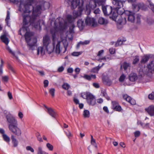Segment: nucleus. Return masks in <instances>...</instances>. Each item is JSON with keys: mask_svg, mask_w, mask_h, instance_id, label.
<instances>
[{"mask_svg": "<svg viewBox=\"0 0 154 154\" xmlns=\"http://www.w3.org/2000/svg\"><path fill=\"white\" fill-rule=\"evenodd\" d=\"M34 0H28L24 3H21L19 8V10L23 12L22 14L23 17V23L26 25L28 23H32L36 17L40 14L41 7L38 5L33 8L32 15L31 17L29 16L28 14L30 12V9L32 8V5L33 3Z\"/></svg>", "mask_w": 154, "mask_h": 154, "instance_id": "1", "label": "nucleus"}, {"mask_svg": "<svg viewBox=\"0 0 154 154\" xmlns=\"http://www.w3.org/2000/svg\"><path fill=\"white\" fill-rule=\"evenodd\" d=\"M53 45L55 49V52L57 54L64 53L66 51L68 43L66 39L62 40L63 47L61 46V42L58 41L55 35L53 36Z\"/></svg>", "mask_w": 154, "mask_h": 154, "instance_id": "2", "label": "nucleus"}, {"mask_svg": "<svg viewBox=\"0 0 154 154\" xmlns=\"http://www.w3.org/2000/svg\"><path fill=\"white\" fill-rule=\"evenodd\" d=\"M8 122L9 123L8 128L14 134L20 136L21 134L20 129L17 127V121L15 118L11 115H8L6 116Z\"/></svg>", "mask_w": 154, "mask_h": 154, "instance_id": "3", "label": "nucleus"}, {"mask_svg": "<svg viewBox=\"0 0 154 154\" xmlns=\"http://www.w3.org/2000/svg\"><path fill=\"white\" fill-rule=\"evenodd\" d=\"M24 37L29 50H33L35 48H37L35 46V44L37 42V39L32 32H26L24 35Z\"/></svg>", "mask_w": 154, "mask_h": 154, "instance_id": "4", "label": "nucleus"}, {"mask_svg": "<svg viewBox=\"0 0 154 154\" xmlns=\"http://www.w3.org/2000/svg\"><path fill=\"white\" fill-rule=\"evenodd\" d=\"M81 96L83 98L86 99L88 103L92 106L96 104V99L95 97L90 93L86 92L82 93Z\"/></svg>", "mask_w": 154, "mask_h": 154, "instance_id": "5", "label": "nucleus"}, {"mask_svg": "<svg viewBox=\"0 0 154 154\" xmlns=\"http://www.w3.org/2000/svg\"><path fill=\"white\" fill-rule=\"evenodd\" d=\"M46 50L48 54H50L54 50L55 52V49L54 48L48 46L47 47H39L38 48L37 50V54L38 55L40 54L41 55H44L45 53V50Z\"/></svg>", "mask_w": 154, "mask_h": 154, "instance_id": "6", "label": "nucleus"}, {"mask_svg": "<svg viewBox=\"0 0 154 154\" xmlns=\"http://www.w3.org/2000/svg\"><path fill=\"white\" fill-rule=\"evenodd\" d=\"M68 3L70 4L71 8L74 9L77 7L81 8L83 6V0H68Z\"/></svg>", "mask_w": 154, "mask_h": 154, "instance_id": "7", "label": "nucleus"}, {"mask_svg": "<svg viewBox=\"0 0 154 154\" xmlns=\"http://www.w3.org/2000/svg\"><path fill=\"white\" fill-rule=\"evenodd\" d=\"M140 71L146 74L154 72V60L152 61L147 65V67H144V69Z\"/></svg>", "mask_w": 154, "mask_h": 154, "instance_id": "8", "label": "nucleus"}, {"mask_svg": "<svg viewBox=\"0 0 154 154\" xmlns=\"http://www.w3.org/2000/svg\"><path fill=\"white\" fill-rule=\"evenodd\" d=\"M125 0H113L112 2L115 7L114 8L116 10L121 8L123 6V3L125 2Z\"/></svg>", "mask_w": 154, "mask_h": 154, "instance_id": "9", "label": "nucleus"}, {"mask_svg": "<svg viewBox=\"0 0 154 154\" xmlns=\"http://www.w3.org/2000/svg\"><path fill=\"white\" fill-rule=\"evenodd\" d=\"M96 7V3L95 1L90 2L89 4L86 6V11L88 14H89L91 10H93Z\"/></svg>", "mask_w": 154, "mask_h": 154, "instance_id": "10", "label": "nucleus"}, {"mask_svg": "<svg viewBox=\"0 0 154 154\" xmlns=\"http://www.w3.org/2000/svg\"><path fill=\"white\" fill-rule=\"evenodd\" d=\"M85 22L87 25L94 27L96 26L97 24L95 19L93 18L87 17Z\"/></svg>", "mask_w": 154, "mask_h": 154, "instance_id": "11", "label": "nucleus"}, {"mask_svg": "<svg viewBox=\"0 0 154 154\" xmlns=\"http://www.w3.org/2000/svg\"><path fill=\"white\" fill-rule=\"evenodd\" d=\"M102 8L105 15H109L112 14V10L111 7L109 6H102Z\"/></svg>", "mask_w": 154, "mask_h": 154, "instance_id": "12", "label": "nucleus"}, {"mask_svg": "<svg viewBox=\"0 0 154 154\" xmlns=\"http://www.w3.org/2000/svg\"><path fill=\"white\" fill-rule=\"evenodd\" d=\"M8 36V34L7 32L6 31H4L3 35H2L0 37L2 41L7 45L9 42L8 39L7 37Z\"/></svg>", "mask_w": 154, "mask_h": 154, "instance_id": "13", "label": "nucleus"}, {"mask_svg": "<svg viewBox=\"0 0 154 154\" xmlns=\"http://www.w3.org/2000/svg\"><path fill=\"white\" fill-rule=\"evenodd\" d=\"M128 13L127 14L128 20L131 23H133L135 20V14L129 11H128Z\"/></svg>", "mask_w": 154, "mask_h": 154, "instance_id": "14", "label": "nucleus"}, {"mask_svg": "<svg viewBox=\"0 0 154 154\" xmlns=\"http://www.w3.org/2000/svg\"><path fill=\"white\" fill-rule=\"evenodd\" d=\"M49 37L48 36H45L43 38V46L42 47H47L51 43Z\"/></svg>", "mask_w": 154, "mask_h": 154, "instance_id": "15", "label": "nucleus"}, {"mask_svg": "<svg viewBox=\"0 0 154 154\" xmlns=\"http://www.w3.org/2000/svg\"><path fill=\"white\" fill-rule=\"evenodd\" d=\"M113 109L116 111H121L122 110L121 107L119 105L118 103L116 101L112 102Z\"/></svg>", "mask_w": 154, "mask_h": 154, "instance_id": "16", "label": "nucleus"}, {"mask_svg": "<svg viewBox=\"0 0 154 154\" xmlns=\"http://www.w3.org/2000/svg\"><path fill=\"white\" fill-rule=\"evenodd\" d=\"M145 110L151 116H154V106L151 105L147 108L145 109Z\"/></svg>", "mask_w": 154, "mask_h": 154, "instance_id": "17", "label": "nucleus"}, {"mask_svg": "<svg viewBox=\"0 0 154 154\" xmlns=\"http://www.w3.org/2000/svg\"><path fill=\"white\" fill-rule=\"evenodd\" d=\"M46 111L51 116L54 118H55L57 116L56 113L51 108H47V111Z\"/></svg>", "mask_w": 154, "mask_h": 154, "instance_id": "18", "label": "nucleus"}, {"mask_svg": "<svg viewBox=\"0 0 154 154\" xmlns=\"http://www.w3.org/2000/svg\"><path fill=\"white\" fill-rule=\"evenodd\" d=\"M129 79L130 81L134 82L137 79V74L134 73H132L130 75Z\"/></svg>", "mask_w": 154, "mask_h": 154, "instance_id": "19", "label": "nucleus"}, {"mask_svg": "<svg viewBox=\"0 0 154 154\" xmlns=\"http://www.w3.org/2000/svg\"><path fill=\"white\" fill-rule=\"evenodd\" d=\"M83 77L86 79L90 80L92 79H95L96 78V75H90L85 74Z\"/></svg>", "mask_w": 154, "mask_h": 154, "instance_id": "20", "label": "nucleus"}, {"mask_svg": "<svg viewBox=\"0 0 154 154\" xmlns=\"http://www.w3.org/2000/svg\"><path fill=\"white\" fill-rule=\"evenodd\" d=\"M108 23V21L106 19L103 17H100L98 20V23L102 25H105L107 24Z\"/></svg>", "mask_w": 154, "mask_h": 154, "instance_id": "21", "label": "nucleus"}, {"mask_svg": "<svg viewBox=\"0 0 154 154\" xmlns=\"http://www.w3.org/2000/svg\"><path fill=\"white\" fill-rule=\"evenodd\" d=\"M11 139L13 147H17L18 145V142L17 140L15 138L14 135H11Z\"/></svg>", "mask_w": 154, "mask_h": 154, "instance_id": "22", "label": "nucleus"}, {"mask_svg": "<svg viewBox=\"0 0 154 154\" xmlns=\"http://www.w3.org/2000/svg\"><path fill=\"white\" fill-rule=\"evenodd\" d=\"M130 67V64L129 63H127L126 62H124L122 64H121V69H123L125 70Z\"/></svg>", "mask_w": 154, "mask_h": 154, "instance_id": "23", "label": "nucleus"}, {"mask_svg": "<svg viewBox=\"0 0 154 154\" xmlns=\"http://www.w3.org/2000/svg\"><path fill=\"white\" fill-rule=\"evenodd\" d=\"M77 25L80 29H82L84 26L85 23L83 20H79L78 21Z\"/></svg>", "mask_w": 154, "mask_h": 154, "instance_id": "24", "label": "nucleus"}, {"mask_svg": "<svg viewBox=\"0 0 154 154\" xmlns=\"http://www.w3.org/2000/svg\"><path fill=\"white\" fill-rule=\"evenodd\" d=\"M90 42V41L88 40L85 41L84 42H80L77 45V47L78 48H79L80 45H85L88 44Z\"/></svg>", "mask_w": 154, "mask_h": 154, "instance_id": "25", "label": "nucleus"}, {"mask_svg": "<svg viewBox=\"0 0 154 154\" xmlns=\"http://www.w3.org/2000/svg\"><path fill=\"white\" fill-rule=\"evenodd\" d=\"M149 58V56L147 55L144 56L141 60V63H145L148 60Z\"/></svg>", "mask_w": 154, "mask_h": 154, "instance_id": "26", "label": "nucleus"}, {"mask_svg": "<svg viewBox=\"0 0 154 154\" xmlns=\"http://www.w3.org/2000/svg\"><path fill=\"white\" fill-rule=\"evenodd\" d=\"M83 115L85 118H88L89 117L90 114L88 110H85L84 111Z\"/></svg>", "mask_w": 154, "mask_h": 154, "instance_id": "27", "label": "nucleus"}, {"mask_svg": "<svg viewBox=\"0 0 154 154\" xmlns=\"http://www.w3.org/2000/svg\"><path fill=\"white\" fill-rule=\"evenodd\" d=\"M103 83L107 85L110 86L111 85L112 82L109 79H104L103 80Z\"/></svg>", "mask_w": 154, "mask_h": 154, "instance_id": "28", "label": "nucleus"}, {"mask_svg": "<svg viewBox=\"0 0 154 154\" xmlns=\"http://www.w3.org/2000/svg\"><path fill=\"white\" fill-rule=\"evenodd\" d=\"M125 41V40H124L123 39L118 40L115 44V46L116 47L121 45L123 44V42Z\"/></svg>", "mask_w": 154, "mask_h": 154, "instance_id": "29", "label": "nucleus"}, {"mask_svg": "<svg viewBox=\"0 0 154 154\" xmlns=\"http://www.w3.org/2000/svg\"><path fill=\"white\" fill-rule=\"evenodd\" d=\"M81 14L80 11H74L73 13V15L74 16L73 19H74L77 17L79 16Z\"/></svg>", "mask_w": 154, "mask_h": 154, "instance_id": "30", "label": "nucleus"}, {"mask_svg": "<svg viewBox=\"0 0 154 154\" xmlns=\"http://www.w3.org/2000/svg\"><path fill=\"white\" fill-rule=\"evenodd\" d=\"M123 98L126 100L128 102L130 101V100H131V97L128 96L127 94H124L123 95Z\"/></svg>", "mask_w": 154, "mask_h": 154, "instance_id": "31", "label": "nucleus"}, {"mask_svg": "<svg viewBox=\"0 0 154 154\" xmlns=\"http://www.w3.org/2000/svg\"><path fill=\"white\" fill-rule=\"evenodd\" d=\"M100 68V67L99 66H98L93 68L92 69L91 71L94 73H98V71Z\"/></svg>", "mask_w": 154, "mask_h": 154, "instance_id": "32", "label": "nucleus"}, {"mask_svg": "<svg viewBox=\"0 0 154 154\" xmlns=\"http://www.w3.org/2000/svg\"><path fill=\"white\" fill-rule=\"evenodd\" d=\"M101 93L103 96L105 97L107 100H109L110 99L109 97L107 95L105 91H102Z\"/></svg>", "mask_w": 154, "mask_h": 154, "instance_id": "33", "label": "nucleus"}, {"mask_svg": "<svg viewBox=\"0 0 154 154\" xmlns=\"http://www.w3.org/2000/svg\"><path fill=\"white\" fill-rule=\"evenodd\" d=\"M139 60V58L138 56H136L134 57L133 61V64H135L137 63Z\"/></svg>", "mask_w": 154, "mask_h": 154, "instance_id": "34", "label": "nucleus"}, {"mask_svg": "<svg viewBox=\"0 0 154 154\" xmlns=\"http://www.w3.org/2000/svg\"><path fill=\"white\" fill-rule=\"evenodd\" d=\"M70 87V85L66 83H64L62 85V88L66 90H68Z\"/></svg>", "mask_w": 154, "mask_h": 154, "instance_id": "35", "label": "nucleus"}, {"mask_svg": "<svg viewBox=\"0 0 154 154\" xmlns=\"http://www.w3.org/2000/svg\"><path fill=\"white\" fill-rule=\"evenodd\" d=\"M55 90L54 88H51L49 89V93L52 96L54 97V96Z\"/></svg>", "mask_w": 154, "mask_h": 154, "instance_id": "36", "label": "nucleus"}, {"mask_svg": "<svg viewBox=\"0 0 154 154\" xmlns=\"http://www.w3.org/2000/svg\"><path fill=\"white\" fill-rule=\"evenodd\" d=\"M3 138L5 141L7 142H9L10 140V138L6 134H4L3 135Z\"/></svg>", "mask_w": 154, "mask_h": 154, "instance_id": "37", "label": "nucleus"}, {"mask_svg": "<svg viewBox=\"0 0 154 154\" xmlns=\"http://www.w3.org/2000/svg\"><path fill=\"white\" fill-rule=\"evenodd\" d=\"M38 154H48V153L44 152L42 151V149L41 147H39L38 148Z\"/></svg>", "mask_w": 154, "mask_h": 154, "instance_id": "38", "label": "nucleus"}, {"mask_svg": "<svg viewBox=\"0 0 154 154\" xmlns=\"http://www.w3.org/2000/svg\"><path fill=\"white\" fill-rule=\"evenodd\" d=\"M96 3H97L99 5H101L104 3V0H94Z\"/></svg>", "mask_w": 154, "mask_h": 154, "instance_id": "39", "label": "nucleus"}, {"mask_svg": "<svg viewBox=\"0 0 154 154\" xmlns=\"http://www.w3.org/2000/svg\"><path fill=\"white\" fill-rule=\"evenodd\" d=\"M47 147L50 151H52L53 149V146L49 143H47L46 144Z\"/></svg>", "mask_w": 154, "mask_h": 154, "instance_id": "40", "label": "nucleus"}, {"mask_svg": "<svg viewBox=\"0 0 154 154\" xmlns=\"http://www.w3.org/2000/svg\"><path fill=\"white\" fill-rule=\"evenodd\" d=\"M126 78V76L124 74H122L120 77L119 78V81L120 82H123L125 79Z\"/></svg>", "mask_w": 154, "mask_h": 154, "instance_id": "41", "label": "nucleus"}, {"mask_svg": "<svg viewBox=\"0 0 154 154\" xmlns=\"http://www.w3.org/2000/svg\"><path fill=\"white\" fill-rule=\"evenodd\" d=\"M82 53V52H74L72 53V55L73 56H78L81 54Z\"/></svg>", "mask_w": 154, "mask_h": 154, "instance_id": "42", "label": "nucleus"}, {"mask_svg": "<svg viewBox=\"0 0 154 154\" xmlns=\"http://www.w3.org/2000/svg\"><path fill=\"white\" fill-rule=\"evenodd\" d=\"M26 149L27 151H30L32 152H34V150L30 146H28L26 147Z\"/></svg>", "mask_w": 154, "mask_h": 154, "instance_id": "43", "label": "nucleus"}, {"mask_svg": "<svg viewBox=\"0 0 154 154\" xmlns=\"http://www.w3.org/2000/svg\"><path fill=\"white\" fill-rule=\"evenodd\" d=\"M148 98L151 100H152L154 99V92H152L151 94H149Z\"/></svg>", "mask_w": 154, "mask_h": 154, "instance_id": "44", "label": "nucleus"}, {"mask_svg": "<svg viewBox=\"0 0 154 154\" xmlns=\"http://www.w3.org/2000/svg\"><path fill=\"white\" fill-rule=\"evenodd\" d=\"M66 134V135L68 137V138H70L72 137V134L71 132L69 131H68V132H65Z\"/></svg>", "mask_w": 154, "mask_h": 154, "instance_id": "45", "label": "nucleus"}, {"mask_svg": "<svg viewBox=\"0 0 154 154\" xmlns=\"http://www.w3.org/2000/svg\"><path fill=\"white\" fill-rule=\"evenodd\" d=\"M150 7L151 9L154 13V5L150 1H149Z\"/></svg>", "mask_w": 154, "mask_h": 154, "instance_id": "46", "label": "nucleus"}, {"mask_svg": "<svg viewBox=\"0 0 154 154\" xmlns=\"http://www.w3.org/2000/svg\"><path fill=\"white\" fill-rule=\"evenodd\" d=\"M8 76H3L2 77V80L5 82H8Z\"/></svg>", "mask_w": 154, "mask_h": 154, "instance_id": "47", "label": "nucleus"}, {"mask_svg": "<svg viewBox=\"0 0 154 154\" xmlns=\"http://www.w3.org/2000/svg\"><path fill=\"white\" fill-rule=\"evenodd\" d=\"M128 102L131 105H134L136 103L135 100H134L132 98L130 100V101Z\"/></svg>", "mask_w": 154, "mask_h": 154, "instance_id": "48", "label": "nucleus"}, {"mask_svg": "<svg viewBox=\"0 0 154 154\" xmlns=\"http://www.w3.org/2000/svg\"><path fill=\"white\" fill-rule=\"evenodd\" d=\"M10 19V13L8 11L7 13V17L5 19V21L8 24V20Z\"/></svg>", "mask_w": 154, "mask_h": 154, "instance_id": "49", "label": "nucleus"}, {"mask_svg": "<svg viewBox=\"0 0 154 154\" xmlns=\"http://www.w3.org/2000/svg\"><path fill=\"white\" fill-rule=\"evenodd\" d=\"M64 67L63 66H61L58 68L57 71L59 72H61L64 70Z\"/></svg>", "mask_w": 154, "mask_h": 154, "instance_id": "50", "label": "nucleus"}, {"mask_svg": "<svg viewBox=\"0 0 154 154\" xmlns=\"http://www.w3.org/2000/svg\"><path fill=\"white\" fill-rule=\"evenodd\" d=\"M18 116L20 119H22L23 116V114L22 112H19L18 114Z\"/></svg>", "mask_w": 154, "mask_h": 154, "instance_id": "51", "label": "nucleus"}, {"mask_svg": "<svg viewBox=\"0 0 154 154\" xmlns=\"http://www.w3.org/2000/svg\"><path fill=\"white\" fill-rule=\"evenodd\" d=\"M134 134L135 137H138L140 135V132L139 131H137L134 132Z\"/></svg>", "mask_w": 154, "mask_h": 154, "instance_id": "52", "label": "nucleus"}, {"mask_svg": "<svg viewBox=\"0 0 154 154\" xmlns=\"http://www.w3.org/2000/svg\"><path fill=\"white\" fill-rule=\"evenodd\" d=\"M109 52L110 54H113L115 53V50L114 48H111L109 49Z\"/></svg>", "mask_w": 154, "mask_h": 154, "instance_id": "53", "label": "nucleus"}, {"mask_svg": "<svg viewBox=\"0 0 154 154\" xmlns=\"http://www.w3.org/2000/svg\"><path fill=\"white\" fill-rule=\"evenodd\" d=\"M6 49H7V50H8V51L10 53L12 54L14 56L15 54L11 50V49L9 47L7 46Z\"/></svg>", "mask_w": 154, "mask_h": 154, "instance_id": "54", "label": "nucleus"}, {"mask_svg": "<svg viewBox=\"0 0 154 154\" xmlns=\"http://www.w3.org/2000/svg\"><path fill=\"white\" fill-rule=\"evenodd\" d=\"M8 96L10 100H11L13 98V97L11 93L9 91L8 93Z\"/></svg>", "mask_w": 154, "mask_h": 154, "instance_id": "55", "label": "nucleus"}, {"mask_svg": "<svg viewBox=\"0 0 154 154\" xmlns=\"http://www.w3.org/2000/svg\"><path fill=\"white\" fill-rule=\"evenodd\" d=\"M154 22V21L151 19H148L147 20V23L149 25L152 24Z\"/></svg>", "mask_w": 154, "mask_h": 154, "instance_id": "56", "label": "nucleus"}, {"mask_svg": "<svg viewBox=\"0 0 154 154\" xmlns=\"http://www.w3.org/2000/svg\"><path fill=\"white\" fill-rule=\"evenodd\" d=\"M44 86L45 87H46L48 86V82L47 80H45L44 82Z\"/></svg>", "mask_w": 154, "mask_h": 154, "instance_id": "57", "label": "nucleus"}, {"mask_svg": "<svg viewBox=\"0 0 154 154\" xmlns=\"http://www.w3.org/2000/svg\"><path fill=\"white\" fill-rule=\"evenodd\" d=\"M37 138L38 140L40 142H42V137L40 134H38L37 136Z\"/></svg>", "mask_w": 154, "mask_h": 154, "instance_id": "58", "label": "nucleus"}, {"mask_svg": "<svg viewBox=\"0 0 154 154\" xmlns=\"http://www.w3.org/2000/svg\"><path fill=\"white\" fill-rule=\"evenodd\" d=\"M103 50H101V51H99L97 54V56H100L103 53Z\"/></svg>", "mask_w": 154, "mask_h": 154, "instance_id": "59", "label": "nucleus"}, {"mask_svg": "<svg viewBox=\"0 0 154 154\" xmlns=\"http://www.w3.org/2000/svg\"><path fill=\"white\" fill-rule=\"evenodd\" d=\"M93 85L94 86L95 88H98L99 87V84L98 83H94L93 84Z\"/></svg>", "mask_w": 154, "mask_h": 154, "instance_id": "60", "label": "nucleus"}, {"mask_svg": "<svg viewBox=\"0 0 154 154\" xmlns=\"http://www.w3.org/2000/svg\"><path fill=\"white\" fill-rule=\"evenodd\" d=\"M100 11L99 9V8H97L94 11V13L95 14H99Z\"/></svg>", "mask_w": 154, "mask_h": 154, "instance_id": "61", "label": "nucleus"}, {"mask_svg": "<svg viewBox=\"0 0 154 154\" xmlns=\"http://www.w3.org/2000/svg\"><path fill=\"white\" fill-rule=\"evenodd\" d=\"M103 102V100L102 98H100L97 100V102L99 103H101Z\"/></svg>", "mask_w": 154, "mask_h": 154, "instance_id": "62", "label": "nucleus"}, {"mask_svg": "<svg viewBox=\"0 0 154 154\" xmlns=\"http://www.w3.org/2000/svg\"><path fill=\"white\" fill-rule=\"evenodd\" d=\"M91 144L92 145H93L96 143L95 140L94 139L91 140Z\"/></svg>", "mask_w": 154, "mask_h": 154, "instance_id": "63", "label": "nucleus"}, {"mask_svg": "<svg viewBox=\"0 0 154 154\" xmlns=\"http://www.w3.org/2000/svg\"><path fill=\"white\" fill-rule=\"evenodd\" d=\"M67 19L69 21L71 20L72 19V17L71 15H67Z\"/></svg>", "mask_w": 154, "mask_h": 154, "instance_id": "64", "label": "nucleus"}]
</instances>
